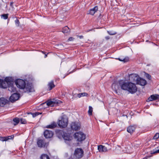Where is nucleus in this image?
Masks as SVG:
<instances>
[{"instance_id":"obj_1","label":"nucleus","mask_w":159,"mask_h":159,"mask_svg":"<svg viewBox=\"0 0 159 159\" xmlns=\"http://www.w3.org/2000/svg\"><path fill=\"white\" fill-rule=\"evenodd\" d=\"M112 87L113 88L114 87L115 90L120 87L122 89L127 91L132 94L135 93L137 91V88L134 84L131 82H124L121 80L119 81L117 84L115 83L113 84Z\"/></svg>"},{"instance_id":"obj_2","label":"nucleus","mask_w":159,"mask_h":159,"mask_svg":"<svg viewBox=\"0 0 159 159\" xmlns=\"http://www.w3.org/2000/svg\"><path fill=\"white\" fill-rule=\"evenodd\" d=\"M68 122V119L66 117L63 116L61 117V119L59 120L58 124L60 127L65 128L67 125Z\"/></svg>"},{"instance_id":"obj_3","label":"nucleus","mask_w":159,"mask_h":159,"mask_svg":"<svg viewBox=\"0 0 159 159\" xmlns=\"http://www.w3.org/2000/svg\"><path fill=\"white\" fill-rule=\"evenodd\" d=\"M11 80V79L10 77L6 78L5 80L0 79V87L4 89L6 88L8 86Z\"/></svg>"},{"instance_id":"obj_4","label":"nucleus","mask_w":159,"mask_h":159,"mask_svg":"<svg viewBox=\"0 0 159 159\" xmlns=\"http://www.w3.org/2000/svg\"><path fill=\"white\" fill-rule=\"evenodd\" d=\"M104 146L100 145L98 146V149L100 152H107L111 149V146L108 143H105Z\"/></svg>"},{"instance_id":"obj_5","label":"nucleus","mask_w":159,"mask_h":159,"mask_svg":"<svg viewBox=\"0 0 159 159\" xmlns=\"http://www.w3.org/2000/svg\"><path fill=\"white\" fill-rule=\"evenodd\" d=\"M75 137L77 140L81 142L84 140L86 138L85 135L81 132H77L75 134Z\"/></svg>"},{"instance_id":"obj_6","label":"nucleus","mask_w":159,"mask_h":159,"mask_svg":"<svg viewBox=\"0 0 159 159\" xmlns=\"http://www.w3.org/2000/svg\"><path fill=\"white\" fill-rule=\"evenodd\" d=\"M84 151L81 148H77L75 150L74 154V157L76 159H80L83 155Z\"/></svg>"},{"instance_id":"obj_7","label":"nucleus","mask_w":159,"mask_h":159,"mask_svg":"<svg viewBox=\"0 0 159 159\" xmlns=\"http://www.w3.org/2000/svg\"><path fill=\"white\" fill-rule=\"evenodd\" d=\"M15 84L18 88L24 89L25 86V82L21 79H18L15 81Z\"/></svg>"},{"instance_id":"obj_8","label":"nucleus","mask_w":159,"mask_h":159,"mask_svg":"<svg viewBox=\"0 0 159 159\" xmlns=\"http://www.w3.org/2000/svg\"><path fill=\"white\" fill-rule=\"evenodd\" d=\"M139 77L136 74H130L129 76V79L130 81L135 82L136 83L138 80Z\"/></svg>"},{"instance_id":"obj_9","label":"nucleus","mask_w":159,"mask_h":159,"mask_svg":"<svg viewBox=\"0 0 159 159\" xmlns=\"http://www.w3.org/2000/svg\"><path fill=\"white\" fill-rule=\"evenodd\" d=\"M24 89L25 92L30 93L34 91L32 84H27L26 85L25 84V87Z\"/></svg>"},{"instance_id":"obj_10","label":"nucleus","mask_w":159,"mask_h":159,"mask_svg":"<svg viewBox=\"0 0 159 159\" xmlns=\"http://www.w3.org/2000/svg\"><path fill=\"white\" fill-rule=\"evenodd\" d=\"M71 127L73 130H77L80 129V124L77 122H72L71 124Z\"/></svg>"},{"instance_id":"obj_11","label":"nucleus","mask_w":159,"mask_h":159,"mask_svg":"<svg viewBox=\"0 0 159 159\" xmlns=\"http://www.w3.org/2000/svg\"><path fill=\"white\" fill-rule=\"evenodd\" d=\"M20 97V96L19 94L14 93L9 98V100L11 102H13L18 100Z\"/></svg>"},{"instance_id":"obj_12","label":"nucleus","mask_w":159,"mask_h":159,"mask_svg":"<svg viewBox=\"0 0 159 159\" xmlns=\"http://www.w3.org/2000/svg\"><path fill=\"white\" fill-rule=\"evenodd\" d=\"M53 133L52 131L47 130H46L44 133V137L46 138H50L53 135Z\"/></svg>"},{"instance_id":"obj_13","label":"nucleus","mask_w":159,"mask_h":159,"mask_svg":"<svg viewBox=\"0 0 159 159\" xmlns=\"http://www.w3.org/2000/svg\"><path fill=\"white\" fill-rule=\"evenodd\" d=\"M8 90L11 92H14L16 91V88L13 85V82L11 81L10 83L8 86Z\"/></svg>"},{"instance_id":"obj_14","label":"nucleus","mask_w":159,"mask_h":159,"mask_svg":"<svg viewBox=\"0 0 159 159\" xmlns=\"http://www.w3.org/2000/svg\"><path fill=\"white\" fill-rule=\"evenodd\" d=\"M136 84L143 86L146 84L147 82L145 80L139 77Z\"/></svg>"},{"instance_id":"obj_15","label":"nucleus","mask_w":159,"mask_h":159,"mask_svg":"<svg viewBox=\"0 0 159 159\" xmlns=\"http://www.w3.org/2000/svg\"><path fill=\"white\" fill-rule=\"evenodd\" d=\"M37 144L38 147L40 148L45 147L46 144L44 141L42 139L38 140Z\"/></svg>"},{"instance_id":"obj_16","label":"nucleus","mask_w":159,"mask_h":159,"mask_svg":"<svg viewBox=\"0 0 159 159\" xmlns=\"http://www.w3.org/2000/svg\"><path fill=\"white\" fill-rule=\"evenodd\" d=\"M159 95L158 94L152 95L147 99V101L149 102L158 99Z\"/></svg>"},{"instance_id":"obj_17","label":"nucleus","mask_w":159,"mask_h":159,"mask_svg":"<svg viewBox=\"0 0 159 159\" xmlns=\"http://www.w3.org/2000/svg\"><path fill=\"white\" fill-rule=\"evenodd\" d=\"M8 102V100L3 98H0V106L1 107L3 106Z\"/></svg>"},{"instance_id":"obj_18","label":"nucleus","mask_w":159,"mask_h":159,"mask_svg":"<svg viewBox=\"0 0 159 159\" xmlns=\"http://www.w3.org/2000/svg\"><path fill=\"white\" fill-rule=\"evenodd\" d=\"M98 10V7L97 6H95L93 8L91 9L89 11V14H90L92 15H93L95 13L97 12Z\"/></svg>"},{"instance_id":"obj_19","label":"nucleus","mask_w":159,"mask_h":159,"mask_svg":"<svg viewBox=\"0 0 159 159\" xmlns=\"http://www.w3.org/2000/svg\"><path fill=\"white\" fill-rule=\"evenodd\" d=\"M62 31L63 33L67 35L70 34V30L67 26H66L63 28Z\"/></svg>"},{"instance_id":"obj_20","label":"nucleus","mask_w":159,"mask_h":159,"mask_svg":"<svg viewBox=\"0 0 159 159\" xmlns=\"http://www.w3.org/2000/svg\"><path fill=\"white\" fill-rule=\"evenodd\" d=\"M135 127L133 126H130L128 127L127 128V131L128 132L131 134L133 133L135 130Z\"/></svg>"},{"instance_id":"obj_21","label":"nucleus","mask_w":159,"mask_h":159,"mask_svg":"<svg viewBox=\"0 0 159 159\" xmlns=\"http://www.w3.org/2000/svg\"><path fill=\"white\" fill-rule=\"evenodd\" d=\"M57 126V123L55 122H53L50 125L47 126L46 128L52 129L56 128Z\"/></svg>"},{"instance_id":"obj_22","label":"nucleus","mask_w":159,"mask_h":159,"mask_svg":"<svg viewBox=\"0 0 159 159\" xmlns=\"http://www.w3.org/2000/svg\"><path fill=\"white\" fill-rule=\"evenodd\" d=\"M48 86L49 90H51L52 89L54 88L55 86L54 84L53 81H52L51 82L49 83L48 84Z\"/></svg>"},{"instance_id":"obj_23","label":"nucleus","mask_w":159,"mask_h":159,"mask_svg":"<svg viewBox=\"0 0 159 159\" xmlns=\"http://www.w3.org/2000/svg\"><path fill=\"white\" fill-rule=\"evenodd\" d=\"M20 119L19 118L16 117L13 119V121L15 123L14 124V125H17L20 122Z\"/></svg>"},{"instance_id":"obj_24","label":"nucleus","mask_w":159,"mask_h":159,"mask_svg":"<svg viewBox=\"0 0 159 159\" xmlns=\"http://www.w3.org/2000/svg\"><path fill=\"white\" fill-rule=\"evenodd\" d=\"M48 106H50L51 107L54 106L53 101L48 100L46 102Z\"/></svg>"},{"instance_id":"obj_25","label":"nucleus","mask_w":159,"mask_h":159,"mask_svg":"<svg viewBox=\"0 0 159 159\" xmlns=\"http://www.w3.org/2000/svg\"><path fill=\"white\" fill-rule=\"evenodd\" d=\"M41 159H50L49 156L45 154H42L40 157Z\"/></svg>"},{"instance_id":"obj_26","label":"nucleus","mask_w":159,"mask_h":159,"mask_svg":"<svg viewBox=\"0 0 159 159\" xmlns=\"http://www.w3.org/2000/svg\"><path fill=\"white\" fill-rule=\"evenodd\" d=\"M93 108L92 107L89 106V110L88 111V113L89 115H91L92 114Z\"/></svg>"},{"instance_id":"obj_27","label":"nucleus","mask_w":159,"mask_h":159,"mask_svg":"<svg viewBox=\"0 0 159 159\" xmlns=\"http://www.w3.org/2000/svg\"><path fill=\"white\" fill-rule=\"evenodd\" d=\"M159 153V149L156 150V149H153L151 151V153L152 154Z\"/></svg>"},{"instance_id":"obj_28","label":"nucleus","mask_w":159,"mask_h":159,"mask_svg":"<svg viewBox=\"0 0 159 159\" xmlns=\"http://www.w3.org/2000/svg\"><path fill=\"white\" fill-rule=\"evenodd\" d=\"M20 122L22 124H26L27 123L25 119L21 118L20 119Z\"/></svg>"},{"instance_id":"obj_29","label":"nucleus","mask_w":159,"mask_h":159,"mask_svg":"<svg viewBox=\"0 0 159 159\" xmlns=\"http://www.w3.org/2000/svg\"><path fill=\"white\" fill-rule=\"evenodd\" d=\"M53 102L54 106H56L59 103L60 101L58 100H53Z\"/></svg>"},{"instance_id":"obj_30","label":"nucleus","mask_w":159,"mask_h":159,"mask_svg":"<svg viewBox=\"0 0 159 159\" xmlns=\"http://www.w3.org/2000/svg\"><path fill=\"white\" fill-rule=\"evenodd\" d=\"M41 113H39V112H36L35 113H33L32 116L33 117H35L39 115V114H41Z\"/></svg>"},{"instance_id":"obj_31","label":"nucleus","mask_w":159,"mask_h":159,"mask_svg":"<svg viewBox=\"0 0 159 159\" xmlns=\"http://www.w3.org/2000/svg\"><path fill=\"white\" fill-rule=\"evenodd\" d=\"M118 59L120 61H123L125 62H127V61H128L129 60V58L128 57H125V58H124L123 60H122V59H120V58H119Z\"/></svg>"},{"instance_id":"obj_32","label":"nucleus","mask_w":159,"mask_h":159,"mask_svg":"<svg viewBox=\"0 0 159 159\" xmlns=\"http://www.w3.org/2000/svg\"><path fill=\"white\" fill-rule=\"evenodd\" d=\"M107 33L110 35H114L116 34V32L112 31H107Z\"/></svg>"},{"instance_id":"obj_33","label":"nucleus","mask_w":159,"mask_h":159,"mask_svg":"<svg viewBox=\"0 0 159 159\" xmlns=\"http://www.w3.org/2000/svg\"><path fill=\"white\" fill-rule=\"evenodd\" d=\"M80 93H73V96L74 98H80Z\"/></svg>"},{"instance_id":"obj_34","label":"nucleus","mask_w":159,"mask_h":159,"mask_svg":"<svg viewBox=\"0 0 159 159\" xmlns=\"http://www.w3.org/2000/svg\"><path fill=\"white\" fill-rule=\"evenodd\" d=\"M13 137V136H8L7 137L5 138V139L3 140L2 141H7L8 139H12Z\"/></svg>"},{"instance_id":"obj_35","label":"nucleus","mask_w":159,"mask_h":159,"mask_svg":"<svg viewBox=\"0 0 159 159\" xmlns=\"http://www.w3.org/2000/svg\"><path fill=\"white\" fill-rule=\"evenodd\" d=\"M80 98L81 97H84L85 96H86L88 94L87 93H80Z\"/></svg>"},{"instance_id":"obj_36","label":"nucleus","mask_w":159,"mask_h":159,"mask_svg":"<svg viewBox=\"0 0 159 159\" xmlns=\"http://www.w3.org/2000/svg\"><path fill=\"white\" fill-rule=\"evenodd\" d=\"M159 138V133L156 134L153 137V139H157Z\"/></svg>"},{"instance_id":"obj_37","label":"nucleus","mask_w":159,"mask_h":159,"mask_svg":"<svg viewBox=\"0 0 159 159\" xmlns=\"http://www.w3.org/2000/svg\"><path fill=\"white\" fill-rule=\"evenodd\" d=\"M15 23L17 26H18L19 25V21L17 19H16L15 21Z\"/></svg>"},{"instance_id":"obj_38","label":"nucleus","mask_w":159,"mask_h":159,"mask_svg":"<svg viewBox=\"0 0 159 159\" xmlns=\"http://www.w3.org/2000/svg\"><path fill=\"white\" fill-rule=\"evenodd\" d=\"M63 137L65 140H69L70 139V138L69 137L65 135L63 136Z\"/></svg>"},{"instance_id":"obj_39","label":"nucleus","mask_w":159,"mask_h":159,"mask_svg":"<svg viewBox=\"0 0 159 159\" xmlns=\"http://www.w3.org/2000/svg\"><path fill=\"white\" fill-rule=\"evenodd\" d=\"M2 16L3 17L4 19H6L8 18V14H3L2 15Z\"/></svg>"},{"instance_id":"obj_40","label":"nucleus","mask_w":159,"mask_h":159,"mask_svg":"<svg viewBox=\"0 0 159 159\" xmlns=\"http://www.w3.org/2000/svg\"><path fill=\"white\" fill-rule=\"evenodd\" d=\"M145 75L146 77L149 80H150L151 79V75L148 74H146Z\"/></svg>"},{"instance_id":"obj_41","label":"nucleus","mask_w":159,"mask_h":159,"mask_svg":"<svg viewBox=\"0 0 159 159\" xmlns=\"http://www.w3.org/2000/svg\"><path fill=\"white\" fill-rule=\"evenodd\" d=\"M74 39L73 37H70L69 39L68 40L69 41H71L73 40Z\"/></svg>"},{"instance_id":"obj_42","label":"nucleus","mask_w":159,"mask_h":159,"mask_svg":"<svg viewBox=\"0 0 159 159\" xmlns=\"http://www.w3.org/2000/svg\"><path fill=\"white\" fill-rule=\"evenodd\" d=\"M13 3V2H11L10 4V6L12 7V8H13V7L12 6Z\"/></svg>"},{"instance_id":"obj_43","label":"nucleus","mask_w":159,"mask_h":159,"mask_svg":"<svg viewBox=\"0 0 159 159\" xmlns=\"http://www.w3.org/2000/svg\"><path fill=\"white\" fill-rule=\"evenodd\" d=\"M105 39H107V40H108L109 39H110V37L109 36H106L105 37Z\"/></svg>"},{"instance_id":"obj_44","label":"nucleus","mask_w":159,"mask_h":159,"mask_svg":"<svg viewBox=\"0 0 159 159\" xmlns=\"http://www.w3.org/2000/svg\"><path fill=\"white\" fill-rule=\"evenodd\" d=\"M79 37L80 39H82L83 38V36L81 35V36H79Z\"/></svg>"},{"instance_id":"obj_45","label":"nucleus","mask_w":159,"mask_h":159,"mask_svg":"<svg viewBox=\"0 0 159 159\" xmlns=\"http://www.w3.org/2000/svg\"><path fill=\"white\" fill-rule=\"evenodd\" d=\"M33 113H32V112H29V113H28V114H31L32 115Z\"/></svg>"},{"instance_id":"obj_46","label":"nucleus","mask_w":159,"mask_h":159,"mask_svg":"<svg viewBox=\"0 0 159 159\" xmlns=\"http://www.w3.org/2000/svg\"><path fill=\"white\" fill-rule=\"evenodd\" d=\"M47 54H45V58H46L47 57Z\"/></svg>"},{"instance_id":"obj_47","label":"nucleus","mask_w":159,"mask_h":159,"mask_svg":"<svg viewBox=\"0 0 159 159\" xmlns=\"http://www.w3.org/2000/svg\"><path fill=\"white\" fill-rule=\"evenodd\" d=\"M143 159H145V158H143Z\"/></svg>"},{"instance_id":"obj_48","label":"nucleus","mask_w":159,"mask_h":159,"mask_svg":"<svg viewBox=\"0 0 159 159\" xmlns=\"http://www.w3.org/2000/svg\"><path fill=\"white\" fill-rule=\"evenodd\" d=\"M157 148H159V146H158Z\"/></svg>"}]
</instances>
